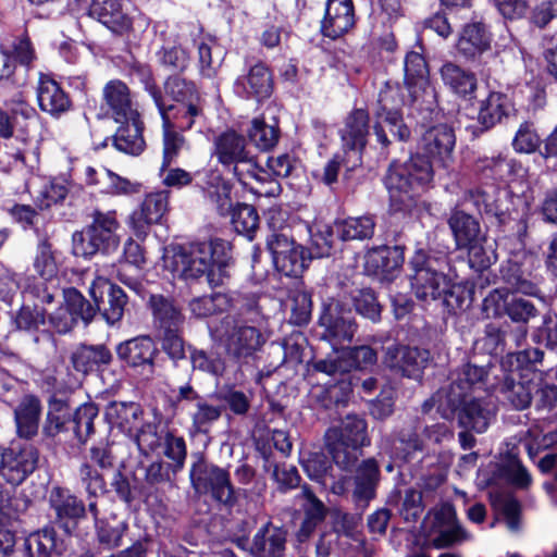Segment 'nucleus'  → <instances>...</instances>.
<instances>
[{"instance_id":"1","label":"nucleus","mask_w":557,"mask_h":557,"mask_svg":"<svg viewBox=\"0 0 557 557\" xmlns=\"http://www.w3.org/2000/svg\"><path fill=\"white\" fill-rule=\"evenodd\" d=\"M226 248L227 243L222 239L182 247L172 257V271L185 281H195L207 275L211 287L220 286L228 276L226 268L230 257Z\"/></svg>"},{"instance_id":"2","label":"nucleus","mask_w":557,"mask_h":557,"mask_svg":"<svg viewBox=\"0 0 557 557\" xmlns=\"http://www.w3.org/2000/svg\"><path fill=\"white\" fill-rule=\"evenodd\" d=\"M490 368L479 367L472 363L462 364L451 373V382L437 389L421 406L423 413H429L433 408L442 418L454 414L462 397L474 396L476 392H486Z\"/></svg>"},{"instance_id":"3","label":"nucleus","mask_w":557,"mask_h":557,"mask_svg":"<svg viewBox=\"0 0 557 557\" xmlns=\"http://www.w3.org/2000/svg\"><path fill=\"white\" fill-rule=\"evenodd\" d=\"M433 180V166L426 156L417 153L405 162H392L384 177L391 205L403 210L411 205L416 195Z\"/></svg>"},{"instance_id":"4","label":"nucleus","mask_w":557,"mask_h":557,"mask_svg":"<svg viewBox=\"0 0 557 557\" xmlns=\"http://www.w3.org/2000/svg\"><path fill=\"white\" fill-rule=\"evenodd\" d=\"M212 156L244 185L249 178L267 181L268 173L258 166L256 157L247 149L246 138L235 131L223 132L214 138Z\"/></svg>"},{"instance_id":"5","label":"nucleus","mask_w":557,"mask_h":557,"mask_svg":"<svg viewBox=\"0 0 557 557\" xmlns=\"http://www.w3.org/2000/svg\"><path fill=\"white\" fill-rule=\"evenodd\" d=\"M211 334L223 345L228 358L238 364L246 363L265 343L258 327L232 315L222 318Z\"/></svg>"},{"instance_id":"6","label":"nucleus","mask_w":557,"mask_h":557,"mask_svg":"<svg viewBox=\"0 0 557 557\" xmlns=\"http://www.w3.org/2000/svg\"><path fill=\"white\" fill-rule=\"evenodd\" d=\"M119 222L114 211L96 210L92 222L82 232L73 234V251L76 256L91 257L97 252L111 253L119 247Z\"/></svg>"},{"instance_id":"7","label":"nucleus","mask_w":557,"mask_h":557,"mask_svg":"<svg viewBox=\"0 0 557 557\" xmlns=\"http://www.w3.org/2000/svg\"><path fill=\"white\" fill-rule=\"evenodd\" d=\"M413 270L411 286L417 298L435 300L441 298L449 285L445 271L449 268L446 256H431L418 250L410 260Z\"/></svg>"},{"instance_id":"8","label":"nucleus","mask_w":557,"mask_h":557,"mask_svg":"<svg viewBox=\"0 0 557 557\" xmlns=\"http://www.w3.org/2000/svg\"><path fill=\"white\" fill-rule=\"evenodd\" d=\"M189 478L197 493L210 494L215 502L226 507L237 503V491L226 469L199 458L191 465Z\"/></svg>"},{"instance_id":"9","label":"nucleus","mask_w":557,"mask_h":557,"mask_svg":"<svg viewBox=\"0 0 557 557\" xmlns=\"http://www.w3.org/2000/svg\"><path fill=\"white\" fill-rule=\"evenodd\" d=\"M404 103L405 100L398 88L387 86L379 95L373 131L377 143L383 148L389 145L385 127L400 141H407L410 138V129L403 120L401 107Z\"/></svg>"},{"instance_id":"10","label":"nucleus","mask_w":557,"mask_h":557,"mask_svg":"<svg viewBox=\"0 0 557 557\" xmlns=\"http://www.w3.org/2000/svg\"><path fill=\"white\" fill-rule=\"evenodd\" d=\"M537 260L524 250L512 253L499 269L506 289L527 296L540 297L542 277L535 272Z\"/></svg>"},{"instance_id":"11","label":"nucleus","mask_w":557,"mask_h":557,"mask_svg":"<svg viewBox=\"0 0 557 557\" xmlns=\"http://www.w3.org/2000/svg\"><path fill=\"white\" fill-rule=\"evenodd\" d=\"M319 326L323 329L320 334L321 339L329 342L333 350L350 344L358 327L350 310L336 299H330L323 304Z\"/></svg>"},{"instance_id":"12","label":"nucleus","mask_w":557,"mask_h":557,"mask_svg":"<svg viewBox=\"0 0 557 557\" xmlns=\"http://www.w3.org/2000/svg\"><path fill=\"white\" fill-rule=\"evenodd\" d=\"M148 91L161 115L162 127L185 132L203 119V102L165 104L156 86L148 87Z\"/></svg>"},{"instance_id":"13","label":"nucleus","mask_w":557,"mask_h":557,"mask_svg":"<svg viewBox=\"0 0 557 557\" xmlns=\"http://www.w3.org/2000/svg\"><path fill=\"white\" fill-rule=\"evenodd\" d=\"M431 360L428 349L393 344L385 349L383 363L394 372L409 379H420Z\"/></svg>"},{"instance_id":"14","label":"nucleus","mask_w":557,"mask_h":557,"mask_svg":"<svg viewBox=\"0 0 557 557\" xmlns=\"http://www.w3.org/2000/svg\"><path fill=\"white\" fill-rule=\"evenodd\" d=\"M89 295L92 298L97 312L111 325L121 321L124 315L127 296L117 285L112 284L103 276H97L90 287Z\"/></svg>"},{"instance_id":"15","label":"nucleus","mask_w":557,"mask_h":557,"mask_svg":"<svg viewBox=\"0 0 557 557\" xmlns=\"http://www.w3.org/2000/svg\"><path fill=\"white\" fill-rule=\"evenodd\" d=\"M0 475L10 484L18 485L34 472L38 462V450L32 445L5 447Z\"/></svg>"},{"instance_id":"16","label":"nucleus","mask_w":557,"mask_h":557,"mask_svg":"<svg viewBox=\"0 0 557 557\" xmlns=\"http://www.w3.org/2000/svg\"><path fill=\"white\" fill-rule=\"evenodd\" d=\"M169 210V191L161 190L146 195L140 207L129 216L134 234L144 239L150 226L161 222Z\"/></svg>"},{"instance_id":"17","label":"nucleus","mask_w":557,"mask_h":557,"mask_svg":"<svg viewBox=\"0 0 557 557\" xmlns=\"http://www.w3.org/2000/svg\"><path fill=\"white\" fill-rule=\"evenodd\" d=\"M495 414L494 406L480 396L462 397L454 414L445 420L458 419V424L463 429L483 433L490 426Z\"/></svg>"},{"instance_id":"18","label":"nucleus","mask_w":557,"mask_h":557,"mask_svg":"<svg viewBox=\"0 0 557 557\" xmlns=\"http://www.w3.org/2000/svg\"><path fill=\"white\" fill-rule=\"evenodd\" d=\"M49 502L55 513V522L67 534L73 533L86 517V507L83 500L66 488H52Z\"/></svg>"},{"instance_id":"19","label":"nucleus","mask_w":557,"mask_h":557,"mask_svg":"<svg viewBox=\"0 0 557 557\" xmlns=\"http://www.w3.org/2000/svg\"><path fill=\"white\" fill-rule=\"evenodd\" d=\"M158 349L149 336H138L116 346L119 359L132 368H141L147 379L154 373V357Z\"/></svg>"},{"instance_id":"20","label":"nucleus","mask_w":557,"mask_h":557,"mask_svg":"<svg viewBox=\"0 0 557 557\" xmlns=\"http://www.w3.org/2000/svg\"><path fill=\"white\" fill-rule=\"evenodd\" d=\"M36 95L40 110L53 117H60L72 107L69 94L48 74H39Z\"/></svg>"},{"instance_id":"21","label":"nucleus","mask_w":557,"mask_h":557,"mask_svg":"<svg viewBox=\"0 0 557 557\" xmlns=\"http://www.w3.org/2000/svg\"><path fill=\"white\" fill-rule=\"evenodd\" d=\"M537 391V383L525 375L511 372L506 375L497 388L500 400L516 410L528 408Z\"/></svg>"},{"instance_id":"22","label":"nucleus","mask_w":557,"mask_h":557,"mask_svg":"<svg viewBox=\"0 0 557 557\" xmlns=\"http://www.w3.org/2000/svg\"><path fill=\"white\" fill-rule=\"evenodd\" d=\"M368 134V113L362 109L352 111L341 129V138L344 150L351 153L355 163L360 161V153L366 147Z\"/></svg>"},{"instance_id":"23","label":"nucleus","mask_w":557,"mask_h":557,"mask_svg":"<svg viewBox=\"0 0 557 557\" xmlns=\"http://www.w3.org/2000/svg\"><path fill=\"white\" fill-rule=\"evenodd\" d=\"M354 24L355 12L351 0H327L321 22L324 36L335 39L347 33Z\"/></svg>"},{"instance_id":"24","label":"nucleus","mask_w":557,"mask_h":557,"mask_svg":"<svg viewBox=\"0 0 557 557\" xmlns=\"http://www.w3.org/2000/svg\"><path fill=\"white\" fill-rule=\"evenodd\" d=\"M404 71L405 85L412 102L418 101L423 95L433 96L429 82V67L420 52L410 51L406 54Z\"/></svg>"},{"instance_id":"25","label":"nucleus","mask_w":557,"mask_h":557,"mask_svg":"<svg viewBox=\"0 0 557 557\" xmlns=\"http://www.w3.org/2000/svg\"><path fill=\"white\" fill-rule=\"evenodd\" d=\"M286 537L284 529L267 522L253 535L249 552L253 557H284Z\"/></svg>"},{"instance_id":"26","label":"nucleus","mask_w":557,"mask_h":557,"mask_svg":"<svg viewBox=\"0 0 557 557\" xmlns=\"http://www.w3.org/2000/svg\"><path fill=\"white\" fill-rule=\"evenodd\" d=\"M103 100L115 122H125L134 119L138 111L134 108L129 89L125 83L119 79L110 81L103 87Z\"/></svg>"},{"instance_id":"27","label":"nucleus","mask_w":557,"mask_h":557,"mask_svg":"<svg viewBox=\"0 0 557 557\" xmlns=\"http://www.w3.org/2000/svg\"><path fill=\"white\" fill-rule=\"evenodd\" d=\"M515 111L511 99L503 92L492 91L480 102L478 123L480 133L492 129Z\"/></svg>"},{"instance_id":"28","label":"nucleus","mask_w":557,"mask_h":557,"mask_svg":"<svg viewBox=\"0 0 557 557\" xmlns=\"http://www.w3.org/2000/svg\"><path fill=\"white\" fill-rule=\"evenodd\" d=\"M447 224L458 249H462L463 246L471 243H476L484 235L478 218L458 206L450 210Z\"/></svg>"},{"instance_id":"29","label":"nucleus","mask_w":557,"mask_h":557,"mask_svg":"<svg viewBox=\"0 0 557 557\" xmlns=\"http://www.w3.org/2000/svg\"><path fill=\"white\" fill-rule=\"evenodd\" d=\"M404 249L400 246H381L367 255V270L384 280H391L404 263Z\"/></svg>"},{"instance_id":"30","label":"nucleus","mask_w":557,"mask_h":557,"mask_svg":"<svg viewBox=\"0 0 557 557\" xmlns=\"http://www.w3.org/2000/svg\"><path fill=\"white\" fill-rule=\"evenodd\" d=\"M107 421L126 435H133L143 422L144 409L134 401H111L104 411Z\"/></svg>"},{"instance_id":"31","label":"nucleus","mask_w":557,"mask_h":557,"mask_svg":"<svg viewBox=\"0 0 557 557\" xmlns=\"http://www.w3.org/2000/svg\"><path fill=\"white\" fill-rule=\"evenodd\" d=\"M456 144L454 129L447 124H438L425 131L421 139L423 151L444 164L450 158Z\"/></svg>"},{"instance_id":"32","label":"nucleus","mask_w":557,"mask_h":557,"mask_svg":"<svg viewBox=\"0 0 557 557\" xmlns=\"http://www.w3.org/2000/svg\"><path fill=\"white\" fill-rule=\"evenodd\" d=\"M380 481V468L374 458L363 460L357 468L354 478L352 498L359 506L366 507L375 497Z\"/></svg>"},{"instance_id":"33","label":"nucleus","mask_w":557,"mask_h":557,"mask_svg":"<svg viewBox=\"0 0 557 557\" xmlns=\"http://www.w3.org/2000/svg\"><path fill=\"white\" fill-rule=\"evenodd\" d=\"M326 441L343 442L355 447L370 445V437L367 433V422L357 414H347L339 426L327 430Z\"/></svg>"},{"instance_id":"34","label":"nucleus","mask_w":557,"mask_h":557,"mask_svg":"<svg viewBox=\"0 0 557 557\" xmlns=\"http://www.w3.org/2000/svg\"><path fill=\"white\" fill-rule=\"evenodd\" d=\"M89 15L116 34H124L132 27V20L123 12L119 0H92Z\"/></svg>"},{"instance_id":"35","label":"nucleus","mask_w":557,"mask_h":557,"mask_svg":"<svg viewBox=\"0 0 557 557\" xmlns=\"http://www.w3.org/2000/svg\"><path fill=\"white\" fill-rule=\"evenodd\" d=\"M25 549L28 557H59L65 543L52 527H46L26 537Z\"/></svg>"},{"instance_id":"36","label":"nucleus","mask_w":557,"mask_h":557,"mask_svg":"<svg viewBox=\"0 0 557 557\" xmlns=\"http://www.w3.org/2000/svg\"><path fill=\"white\" fill-rule=\"evenodd\" d=\"M71 363L75 371L88 374L108 366L112 354L104 345L81 344L71 354Z\"/></svg>"},{"instance_id":"37","label":"nucleus","mask_w":557,"mask_h":557,"mask_svg":"<svg viewBox=\"0 0 557 557\" xmlns=\"http://www.w3.org/2000/svg\"><path fill=\"white\" fill-rule=\"evenodd\" d=\"M119 123L121 125L113 136L114 147L119 151L127 154H140L146 147V143L143 136L144 124L139 114L132 120H125V122Z\"/></svg>"},{"instance_id":"38","label":"nucleus","mask_w":557,"mask_h":557,"mask_svg":"<svg viewBox=\"0 0 557 557\" xmlns=\"http://www.w3.org/2000/svg\"><path fill=\"white\" fill-rule=\"evenodd\" d=\"M492 37L481 22L468 24L459 37L457 49L466 58H475L491 48Z\"/></svg>"},{"instance_id":"39","label":"nucleus","mask_w":557,"mask_h":557,"mask_svg":"<svg viewBox=\"0 0 557 557\" xmlns=\"http://www.w3.org/2000/svg\"><path fill=\"white\" fill-rule=\"evenodd\" d=\"M40 400L33 395L25 396L14 410L17 434L24 438L34 437L39 428Z\"/></svg>"},{"instance_id":"40","label":"nucleus","mask_w":557,"mask_h":557,"mask_svg":"<svg viewBox=\"0 0 557 557\" xmlns=\"http://www.w3.org/2000/svg\"><path fill=\"white\" fill-rule=\"evenodd\" d=\"M236 85L244 89L247 97L257 99L269 98L273 90L271 72L262 63L251 66L247 75L237 79Z\"/></svg>"},{"instance_id":"41","label":"nucleus","mask_w":557,"mask_h":557,"mask_svg":"<svg viewBox=\"0 0 557 557\" xmlns=\"http://www.w3.org/2000/svg\"><path fill=\"white\" fill-rule=\"evenodd\" d=\"M394 446L405 460H408L416 453L425 450L422 422L420 419L414 418L410 420L396 432Z\"/></svg>"},{"instance_id":"42","label":"nucleus","mask_w":557,"mask_h":557,"mask_svg":"<svg viewBox=\"0 0 557 557\" xmlns=\"http://www.w3.org/2000/svg\"><path fill=\"white\" fill-rule=\"evenodd\" d=\"M375 219L373 215L366 214L361 216H351L335 222V233L337 239L364 240L370 239L375 232Z\"/></svg>"},{"instance_id":"43","label":"nucleus","mask_w":557,"mask_h":557,"mask_svg":"<svg viewBox=\"0 0 557 557\" xmlns=\"http://www.w3.org/2000/svg\"><path fill=\"white\" fill-rule=\"evenodd\" d=\"M444 84L460 97L472 96L476 89L475 75L461 66L447 62L441 67Z\"/></svg>"},{"instance_id":"44","label":"nucleus","mask_w":557,"mask_h":557,"mask_svg":"<svg viewBox=\"0 0 557 557\" xmlns=\"http://www.w3.org/2000/svg\"><path fill=\"white\" fill-rule=\"evenodd\" d=\"M148 304L154 321L163 331L181 327L183 324L184 317L173 299L160 294H153L150 296Z\"/></svg>"},{"instance_id":"45","label":"nucleus","mask_w":557,"mask_h":557,"mask_svg":"<svg viewBox=\"0 0 557 557\" xmlns=\"http://www.w3.org/2000/svg\"><path fill=\"white\" fill-rule=\"evenodd\" d=\"M203 191L216 205V209L221 215L228 214L231 201V184L226 182L221 173L216 170L206 174L203 182Z\"/></svg>"},{"instance_id":"46","label":"nucleus","mask_w":557,"mask_h":557,"mask_svg":"<svg viewBox=\"0 0 557 557\" xmlns=\"http://www.w3.org/2000/svg\"><path fill=\"white\" fill-rule=\"evenodd\" d=\"M199 73L203 77L215 76L223 61V51L214 38H201L196 41Z\"/></svg>"},{"instance_id":"47","label":"nucleus","mask_w":557,"mask_h":557,"mask_svg":"<svg viewBox=\"0 0 557 557\" xmlns=\"http://www.w3.org/2000/svg\"><path fill=\"white\" fill-rule=\"evenodd\" d=\"M72 417L71 408L65 399L54 395L48 400V412L42 425V433L48 437H54L61 433Z\"/></svg>"},{"instance_id":"48","label":"nucleus","mask_w":557,"mask_h":557,"mask_svg":"<svg viewBox=\"0 0 557 557\" xmlns=\"http://www.w3.org/2000/svg\"><path fill=\"white\" fill-rule=\"evenodd\" d=\"M13 324L18 331L36 333L46 324V309L39 304L24 302L13 315Z\"/></svg>"},{"instance_id":"49","label":"nucleus","mask_w":557,"mask_h":557,"mask_svg":"<svg viewBox=\"0 0 557 557\" xmlns=\"http://www.w3.org/2000/svg\"><path fill=\"white\" fill-rule=\"evenodd\" d=\"M164 91L175 102L174 104L203 102L194 82L178 75L168 77Z\"/></svg>"},{"instance_id":"50","label":"nucleus","mask_w":557,"mask_h":557,"mask_svg":"<svg viewBox=\"0 0 557 557\" xmlns=\"http://www.w3.org/2000/svg\"><path fill=\"white\" fill-rule=\"evenodd\" d=\"M230 307V297L222 293L195 297L188 304V308L195 318H207L218 314L227 310Z\"/></svg>"},{"instance_id":"51","label":"nucleus","mask_w":557,"mask_h":557,"mask_svg":"<svg viewBox=\"0 0 557 557\" xmlns=\"http://www.w3.org/2000/svg\"><path fill=\"white\" fill-rule=\"evenodd\" d=\"M336 238L335 223L332 226L322 224L310 228V247L308 248L310 258L329 257Z\"/></svg>"},{"instance_id":"52","label":"nucleus","mask_w":557,"mask_h":557,"mask_svg":"<svg viewBox=\"0 0 557 557\" xmlns=\"http://www.w3.org/2000/svg\"><path fill=\"white\" fill-rule=\"evenodd\" d=\"M54 280L47 281L41 277L28 278L23 289L24 302L33 301L44 307L46 304H51L59 293V289L53 284Z\"/></svg>"},{"instance_id":"53","label":"nucleus","mask_w":557,"mask_h":557,"mask_svg":"<svg viewBox=\"0 0 557 557\" xmlns=\"http://www.w3.org/2000/svg\"><path fill=\"white\" fill-rule=\"evenodd\" d=\"M228 213L232 214L234 230L251 240L259 225L256 208L247 203H238L235 208L231 207Z\"/></svg>"},{"instance_id":"54","label":"nucleus","mask_w":557,"mask_h":557,"mask_svg":"<svg viewBox=\"0 0 557 557\" xmlns=\"http://www.w3.org/2000/svg\"><path fill=\"white\" fill-rule=\"evenodd\" d=\"M287 307L290 309V323L305 325L310 321L312 301L311 295L300 288H294L288 294Z\"/></svg>"},{"instance_id":"55","label":"nucleus","mask_w":557,"mask_h":557,"mask_svg":"<svg viewBox=\"0 0 557 557\" xmlns=\"http://www.w3.org/2000/svg\"><path fill=\"white\" fill-rule=\"evenodd\" d=\"M507 315L511 321L522 324L519 326V334L515 339L516 344L520 345L527 335V327L524 325L531 318L537 315V309L530 300L512 296L508 302Z\"/></svg>"},{"instance_id":"56","label":"nucleus","mask_w":557,"mask_h":557,"mask_svg":"<svg viewBox=\"0 0 557 557\" xmlns=\"http://www.w3.org/2000/svg\"><path fill=\"white\" fill-rule=\"evenodd\" d=\"M223 408L209 404L205 398L195 404V411L190 413L191 426L196 433L207 434L211 425L221 418Z\"/></svg>"},{"instance_id":"57","label":"nucleus","mask_w":557,"mask_h":557,"mask_svg":"<svg viewBox=\"0 0 557 557\" xmlns=\"http://www.w3.org/2000/svg\"><path fill=\"white\" fill-rule=\"evenodd\" d=\"M301 466L311 480L325 484L327 476L335 479V475L331 473V461L323 451H312L304 455L301 457Z\"/></svg>"},{"instance_id":"58","label":"nucleus","mask_w":557,"mask_h":557,"mask_svg":"<svg viewBox=\"0 0 557 557\" xmlns=\"http://www.w3.org/2000/svg\"><path fill=\"white\" fill-rule=\"evenodd\" d=\"M248 137L255 146L261 150L273 148L280 137L277 125H269L262 119H253L251 126L247 131Z\"/></svg>"},{"instance_id":"59","label":"nucleus","mask_w":557,"mask_h":557,"mask_svg":"<svg viewBox=\"0 0 557 557\" xmlns=\"http://www.w3.org/2000/svg\"><path fill=\"white\" fill-rule=\"evenodd\" d=\"M65 308L76 318V322L82 320L85 325L91 322L97 313L96 306H92L77 289L69 288L64 290Z\"/></svg>"},{"instance_id":"60","label":"nucleus","mask_w":557,"mask_h":557,"mask_svg":"<svg viewBox=\"0 0 557 557\" xmlns=\"http://www.w3.org/2000/svg\"><path fill=\"white\" fill-rule=\"evenodd\" d=\"M143 455L148 456L161 446L164 435L158 432L154 422H141L133 435H128Z\"/></svg>"},{"instance_id":"61","label":"nucleus","mask_w":557,"mask_h":557,"mask_svg":"<svg viewBox=\"0 0 557 557\" xmlns=\"http://www.w3.org/2000/svg\"><path fill=\"white\" fill-rule=\"evenodd\" d=\"M189 358L194 370H199L216 377L222 376L225 372V360L219 354L193 348L190 349Z\"/></svg>"},{"instance_id":"62","label":"nucleus","mask_w":557,"mask_h":557,"mask_svg":"<svg viewBox=\"0 0 557 557\" xmlns=\"http://www.w3.org/2000/svg\"><path fill=\"white\" fill-rule=\"evenodd\" d=\"M310 255L307 256V250L297 245L293 249L288 250L282 257H276L274 263L276 267L287 276H298L308 267Z\"/></svg>"},{"instance_id":"63","label":"nucleus","mask_w":557,"mask_h":557,"mask_svg":"<svg viewBox=\"0 0 557 557\" xmlns=\"http://www.w3.org/2000/svg\"><path fill=\"white\" fill-rule=\"evenodd\" d=\"M98 407L87 403L78 407L74 413V433L81 443H85L95 432L94 420L98 417Z\"/></svg>"},{"instance_id":"64","label":"nucleus","mask_w":557,"mask_h":557,"mask_svg":"<svg viewBox=\"0 0 557 557\" xmlns=\"http://www.w3.org/2000/svg\"><path fill=\"white\" fill-rule=\"evenodd\" d=\"M462 249H467L469 264L475 271L488 269L497 259L494 248L486 245L485 235L476 243L463 246Z\"/></svg>"}]
</instances>
